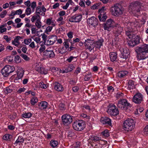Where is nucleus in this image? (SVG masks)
Returning a JSON list of instances; mask_svg holds the SVG:
<instances>
[{
	"instance_id": "obj_10",
	"label": "nucleus",
	"mask_w": 148,
	"mask_h": 148,
	"mask_svg": "<svg viewBox=\"0 0 148 148\" xmlns=\"http://www.w3.org/2000/svg\"><path fill=\"white\" fill-rule=\"evenodd\" d=\"M61 118L63 123L65 125L69 124L73 121L72 116L69 114H64L62 116Z\"/></svg>"
},
{
	"instance_id": "obj_61",
	"label": "nucleus",
	"mask_w": 148,
	"mask_h": 148,
	"mask_svg": "<svg viewBox=\"0 0 148 148\" xmlns=\"http://www.w3.org/2000/svg\"><path fill=\"white\" fill-rule=\"evenodd\" d=\"M10 136L8 134H6L3 136V139L5 140H9L10 139Z\"/></svg>"
},
{
	"instance_id": "obj_63",
	"label": "nucleus",
	"mask_w": 148,
	"mask_h": 148,
	"mask_svg": "<svg viewBox=\"0 0 148 148\" xmlns=\"http://www.w3.org/2000/svg\"><path fill=\"white\" fill-rule=\"evenodd\" d=\"M25 90V89L23 87L22 88H20L17 91V92L18 93H21L24 92Z\"/></svg>"
},
{
	"instance_id": "obj_43",
	"label": "nucleus",
	"mask_w": 148,
	"mask_h": 148,
	"mask_svg": "<svg viewBox=\"0 0 148 148\" xmlns=\"http://www.w3.org/2000/svg\"><path fill=\"white\" fill-rule=\"evenodd\" d=\"M38 101L37 98L36 97L32 98L31 100V103L33 105H34Z\"/></svg>"
},
{
	"instance_id": "obj_37",
	"label": "nucleus",
	"mask_w": 148,
	"mask_h": 148,
	"mask_svg": "<svg viewBox=\"0 0 148 148\" xmlns=\"http://www.w3.org/2000/svg\"><path fill=\"white\" fill-rule=\"evenodd\" d=\"M58 144V141L56 140H51L50 143V145L53 148L56 147Z\"/></svg>"
},
{
	"instance_id": "obj_9",
	"label": "nucleus",
	"mask_w": 148,
	"mask_h": 148,
	"mask_svg": "<svg viewBox=\"0 0 148 148\" xmlns=\"http://www.w3.org/2000/svg\"><path fill=\"white\" fill-rule=\"evenodd\" d=\"M115 25V23L114 21L111 19H109L107 20L106 23H104L103 28L105 30L110 31Z\"/></svg>"
},
{
	"instance_id": "obj_19",
	"label": "nucleus",
	"mask_w": 148,
	"mask_h": 148,
	"mask_svg": "<svg viewBox=\"0 0 148 148\" xmlns=\"http://www.w3.org/2000/svg\"><path fill=\"white\" fill-rule=\"evenodd\" d=\"M24 74V71L21 68H19L17 70V76L15 77L14 81H17L18 80L21 79Z\"/></svg>"
},
{
	"instance_id": "obj_64",
	"label": "nucleus",
	"mask_w": 148,
	"mask_h": 148,
	"mask_svg": "<svg viewBox=\"0 0 148 148\" xmlns=\"http://www.w3.org/2000/svg\"><path fill=\"white\" fill-rule=\"evenodd\" d=\"M144 134L148 136V125L146 126L144 130Z\"/></svg>"
},
{
	"instance_id": "obj_12",
	"label": "nucleus",
	"mask_w": 148,
	"mask_h": 148,
	"mask_svg": "<svg viewBox=\"0 0 148 148\" xmlns=\"http://www.w3.org/2000/svg\"><path fill=\"white\" fill-rule=\"evenodd\" d=\"M143 101V96L140 93L136 94L133 97V101L136 104H139L141 103Z\"/></svg>"
},
{
	"instance_id": "obj_41",
	"label": "nucleus",
	"mask_w": 148,
	"mask_h": 148,
	"mask_svg": "<svg viewBox=\"0 0 148 148\" xmlns=\"http://www.w3.org/2000/svg\"><path fill=\"white\" fill-rule=\"evenodd\" d=\"M13 90L11 86L7 87L6 89L4 90V92L5 94H7L10 93L12 92Z\"/></svg>"
},
{
	"instance_id": "obj_34",
	"label": "nucleus",
	"mask_w": 148,
	"mask_h": 148,
	"mask_svg": "<svg viewBox=\"0 0 148 148\" xmlns=\"http://www.w3.org/2000/svg\"><path fill=\"white\" fill-rule=\"evenodd\" d=\"M74 67L72 66H68L66 69L64 70H63L62 72H61L62 73H66L69 72H70L72 71Z\"/></svg>"
},
{
	"instance_id": "obj_14",
	"label": "nucleus",
	"mask_w": 148,
	"mask_h": 148,
	"mask_svg": "<svg viewBox=\"0 0 148 148\" xmlns=\"http://www.w3.org/2000/svg\"><path fill=\"white\" fill-rule=\"evenodd\" d=\"M35 69L36 71L41 74H46L47 73V71L45 69L38 63H36L35 64Z\"/></svg>"
},
{
	"instance_id": "obj_36",
	"label": "nucleus",
	"mask_w": 148,
	"mask_h": 148,
	"mask_svg": "<svg viewBox=\"0 0 148 148\" xmlns=\"http://www.w3.org/2000/svg\"><path fill=\"white\" fill-rule=\"evenodd\" d=\"M31 38L33 39V40L36 42L37 43H39L40 45L42 43H43L42 42L40 41L41 39L39 37H35L34 36H31Z\"/></svg>"
},
{
	"instance_id": "obj_17",
	"label": "nucleus",
	"mask_w": 148,
	"mask_h": 148,
	"mask_svg": "<svg viewBox=\"0 0 148 148\" xmlns=\"http://www.w3.org/2000/svg\"><path fill=\"white\" fill-rule=\"evenodd\" d=\"M87 23L90 26L91 25L94 27H96L98 24L97 19L93 16L88 18L87 20Z\"/></svg>"
},
{
	"instance_id": "obj_16",
	"label": "nucleus",
	"mask_w": 148,
	"mask_h": 148,
	"mask_svg": "<svg viewBox=\"0 0 148 148\" xmlns=\"http://www.w3.org/2000/svg\"><path fill=\"white\" fill-rule=\"evenodd\" d=\"M107 112L110 115L113 116L116 115L119 113L118 109L116 108L114 105H113L109 108L107 110Z\"/></svg>"
},
{
	"instance_id": "obj_2",
	"label": "nucleus",
	"mask_w": 148,
	"mask_h": 148,
	"mask_svg": "<svg viewBox=\"0 0 148 148\" xmlns=\"http://www.w3.org/2000/svg\"><path fill=\"white\" fill-rule=\"evenodd\" d=\"M141 5L140 3L135 2L131 3L129 8V11L130 13L136 16L139 14L141 10Z\"/></svg>"
},
{
	"instance_id": "obj_56",
	"label": "nucleus",
	"mask_w": 148,
	"mask_h": 148,
	"mask_svg": "<svg viewBox=\"0 0 148 148\" xmlns=\"http://www.w3.org/2000/svg\"><path fill=\"white\" fill-rule=\"evenodd\" d=\"M42 36V40L44 41L45 43H46L47 39V35L45 34H41Z\"/></svg>"
},
{
	"instance_id": "obj_15",
	"label": "nucleus",
	"mask_w": 148,
	"mask_h": 148,
	"mask_svg": "<svg viewBox=\"0 0 148 148\" xmlns=\"http://www.w3.org/2000/svg\"><path fill=\"white\" fill-rule=\"evenodd\" d=\"M82 17V16L81 14H75L70 18L69 21L72 23H79L81 21Z\"/></svg>"
},
{
	"instance_id": "obj_50",
	"label": "nucleus",
	"mask_w": 148,
	"mask_h": 148,
	"mask_svg": "<svg viewBox=\"0 0 148 148\" xmlns=\"http://www.w3.org/2000/svg\"><path fill=\"white\" fill-rule=\"evenodd\" d=\"M82 58L83 59H86L88 57V53L84 52L82 53L81 54Z\"/></svg>"
},
{
	"instance_id": "obj_49",
	"label": "nucleus",
	"mask_w": 148,
	"mask_h": 148,
	"mask_svg": "<svg viewBox=\"0 0 148 148\" xmlns=\"http://www.w3.org/2000/svg\"><path fill=\"white\" fill-rule=\"evenodd\" d=\"M32 41V39L31 38L25 39L24 40V42L25 44L26 45H29Z\"/></svg>"
},
{
	"instance_id": "obj_33",
	"label": "nucleus",
	"mask_w": 148,
	"mask_h": 148,
	"mask_svg": "<svg viewBox=\"0 0 148 148\" xmlns=\"http://www.w3.org/2000/svg\"><path fill=\"white\" fill-rule=\"evenodd\" d=\"M35 14L40 15H41L43 16H44L45 15V13L43 12L42 11V10L40 7H38L36 8V12Z\"/></svg>"
},
{
	"instance_id": "obj_38",
	"label": "nucleus",
	"mask_w": 148,
	"mask_h": 148,
	"mask_svg": "<svg viewBox=\"0 0 148 148\" xmlns=\"http://www.w3.org/2000/svg\"><path fill=\"white\" fill-rule=\"evenodd\" d=\"M134 81L132 80H129L128 82V87L129 88L133 89L135 88Z\"/></svg>"
},
{
	"instance_id": "obj_55",
	"label": "nucleus",
	"mask_w": 148,
	"mask_h": 148,
	"mask_svg": "<svg viewBox=\"0 0 148 148\" xmlns=\"http://www.w3.org/2000/svg\"><path fill=\"white\" fill-rule=\"evenodd\" d=\"M7 30V28L4 27L3 25L0 26V32L1 33L5 32Z\"/></svg>"
},
{
	"instance_id": "obj_35",
	"label": "nucleus",
	"mask_w": 148,
	"mask_h": 148,
	"mask_svg": "<svg viewBox=\"0 0 148 148\" xmlns=\"http://www.w3.org/2000/svg\"><path fill=\"white\" fill-rule=\"evenodd\" d=\"M24 141V138L21 136H19L18 137V139L15 141V143L20 145L21 143H23Z\"/></svg>"
},
{
	"instance_id": "obj_62",
	"label": "nucleus",
	"mask_w": 148,
	"mask_h": 148,
	"mask_svg": "<svg viewBox=\"0 0 148 148\" xmlns=\"http://www.w3.org/2000/svg\"><path fill=\"white\" fill-rule=\"evenodd\" d=\"M133 39L134 40L136 44L138 43L139 42V38L138 36H136L134 38H133Z\"/></svg>"
},
{
	"instance_id": "obj_31",
	"label": "nucleus",
	"mask_w": 148,
	"mask_h": 148,
	"mask_svg": "<svg viewBox=\"0 0 148 148\" xmlns=\"http://www.w3.org/2000/svg\"><path fill=\"white\" fill-rule=\"evenodd\" d=\"M128 73V72L127 71H121L118 73V76L120 78L126 76Z\"/></svg>"
},
{
	"instance_id": "obj_23",
	"label": "nucleus",
	"mask_w": 148,
	"mask_h": 148,
	"mask_svg": "<svg viewBox=\"0 0 148 148\" xmlns=\"http://www.w3.org/2000/svg\"><path fill=\"white\" fill-rule=\"evenodd\" d=\"M130 23H128V27H126V29L125 30V33L127 36L129 38L131 37L132 35L133 31L132 28V27H128L130 25Z\"/></svg>"
},
{
	"instance_id": "obj_6",
	"label": "nucleus",
	"mask_w": 148,
	"mask_h": 148,
	"mask_svg": "<svg viewBox=\"0 0 148 148\" xmlns=\"http://www.w3.org/2000/svg\"><path fill=\"white\" fill-rule=\"evenodd\" d=\"M73 127L75 130L81 131L83 130L85 127L84 123L82 120L76 121L73 123Z\"/></svg>"
},
{
	"instance_id": "obj_18",
	"label": "nucleus",
	"mask_w": 148,
	"mask_h": 148,
	"mask_svg": "<svg viewBox=\"0 0 148 148\" xmlns=\"http://www.w3.org/2000/svg\"><path fill=\"white\" fill-rule=\"evenodd\" d=\"M57 39V36L55 35L49 36L47 41L46 44L47 45H53Z\"/></svg>"
},
{
	"instance_id": "obj_4",
	"label": "nucleus",
	"mask_w": 148,
	"mask_h": 148,
	"mask_svg": "<svg viewBox=\"0 0 148 148\" xmlns=\"http://www.w3.org/2000/svg\"><path fill=\"white\" fill-rule=\"evenodd\" d=\"M123 8L121 6L115 5L112 8L111 12L114 16H119L123 14Z\"/></svg>"
},
{
	"instance_id": "obj_59",
	"label": "nucleus",
	"mask_w": 148,
	"mask_h": 148,
	"mask_svg": "<svg viewBox=\"0 0 148 148\" xmlns=\"http://www.w3.org/2000/svg\"><path fill=\"white\" fill-rule=\"evenodd\" d=\"M29 47L32 49L35 48L36 46L35 44V42L34 41H32L31 42L30 44L29 45Z\"/></svg>"
},
{
	"instance_id": "obj_11",
	"label": "nucleus",
	"mask_w": 148,
	"mask_h": 148,
	"mask_svg": "<svg viewBox=\"0 0 148 148\" xmlns=\"http://www.w3.org/2000/svg\"><path fill=\"white\" fill-rule=\"evenodd\" d=\"M84 44L86 49H88L90 51H91L95 48L93 40L87 39L85 40Z\"/></svg>"
},
{
	"instance_id": "obj_20",
	"label": "nucleus",
	"mask_w": 148,
	"mask_h": 148,
	"mask_svg": "<svg viewBox=\"0 0 148 148\" xmlns=\"http://www.w3.org/2000/svg\"><path fill=\"white\" fill-rule=\"evenodd\" d=\"M100 122L103 124L112 126L111 120L107 117H102L100 119Z\"/></svg>"
},
{
	"instance_id": "obj_7",
	"label": "nucleus",
	"mask_w": 148,
	"mask_h": 148,
	"mask_svg": "<svg viewBox=\"0 0 148 148\" xmlns=\"http://www.w3.org/2000/svg\"><path fill=\"white\" fill-rule=\"evenodd\" d=\"M120 51L121 53L120 55V58L123 59L120 60V61L122 62L125 61L129 56V50L127 48L122 47L120 49Z\"/></svg>"
},
{
	"instance_id": "obj_24",
	"label": "nucleus",
	"mask_w": 148,
	"mask_h": 148,
	"mask_svg": "<svg viewBox=\"0 0 148 148\" xmlns=\"http://www.w3.org/2000/svg\"><path fill=\"white\" fill-rule=\"evenodd\" d=\"M110 60L112 62L116 61L117 55L116 52H111L109 54Z\"/></svg>"
},
{
	"instance_id": "obj_44",
	"label": "nucleus",
	"mask_w": 148,
	"mask_h": 148,
	"mask_svg": "<svg viewBox=\"0 0 148 148\" xmlns=\"http://www.w3.org/2000/svg\"><path fill=\"white\" fill-rule=\"evenodd\" d=\"M102 135L105 137H108L109 136L108 130H106L101 132Z\"/></svg>"
},
{
	"instance_id": "obj_26",
	"label": "nucleus",
	"mask_w": 148,
	"mask_h": 148,
	"mask_svg": "<svg viewBox=\"0 0 148 148\" xmlns=\"http://www.w3.org/2000/svg\"><path fill=\"white\" fill-rule=\"evenodd\" d=\"M122 28L119 25L117 26L116 27V28L114 29L113 31V33L116 35L118 36L121 34V32H122Z\"/></svg>"
},
{
	"instance_id": "obj_54",
	"label": "nucleus",
	"mask_w": 148,
	"mask_h": 148,
	"mask_svg": "<svg viewBox=\"0 0 148 148\" xmlns=\"http://www.w3.org/2000/svg\"><path fill=\"white\" fill-rule=\"evenodd\" d=\"M106 10L105 7H103L101 9L99 10L98 11L100 14H104L106 13Z\"/></svg>"
},
{
	"instance_id": "obj_60",
	"label": "nucleus",
	"mask_w": 148,
	"mask_h": 148,
	"mask_svg": "<svg viewBox=\"0 0 148 148\" xmlns=\"http://www.w3.org/2000/svg\"><path fill=\"white\" fill-rule=\"evenodd\" d=\"M7 13V12L6 10H3L0 14V16L1 18H4Z\"/></svg>"
},
{
	"instance_id": "obj_30",
	"label": "nucleus",
	"mask_w": 148,
	"mask_h": 148,
	"mask_svg": "<svg viewBox=\"0 0 148 148\" xmlns=\"http://www.w3.org/2000/svg\"><path fill=\"white\" fill-rule=\"evenodd\" d=\"M69 42L72 43V41L71 40L68 39L66 40H65L63 43L64 46L65 48V49H66L67 51L70 46Z\"/></svg>"
},
{
	"instance_id": "obj_45",
	"label": "nucleus",
	"mask_w": 148,
	"mask_h": 148,
	"mask_svg": "<svg viewBox=\"0 0 148 148\" xmlns=\"http://www.w3.org/2000/svg\"><path fill=\"white\" fill-rule=\"evenodd\" d=\"M35 26L38 29L41 28L42 26V23L41 20L36 22L35 23Z\"/></svg>"
},
{
	"instance_id": "obj_29",
	"label": "nucleus",
	"mask_w": 148,
	"mask_h": 148,
	"mask_svg": "<svg viewBox=\"0 0 148 148\" xmlns=\"http://www.w3.org/2000/svg\"><path fill=\"white\" fill-rule=\"evenodd\" d=\"M38 106L40 109H45L47 107V103L45 101H41L38 103Z\"/></svg>"
},
{
	"instance_id": "obj_1",
	"label": "nucleus",
	"mask_w": 148,
	"mask_h": 148,
	"mask_svg": "<svg viewBox=\"0 0 148 148\" xmlns=\"http://www.w3.org/2000/svg\"><path fill=\"white\" fill-rule=\"evenodd\" d=\"M135 51L138 54V60L145 59L148 56V45L145 44L140 47H137Z\"/></svg>"
},
{
	"instance_id": "obj_32",
	"label": "nucleus",
	"mask_w": 148,
	"mask_h": 148,
	"mask_svg": "<svg viewBox=\"0 0 148 148\" xmlns=\"http://www.w3.org/2000/svg\"><path fill=\"white\" fill-rule=\"evenodd\" d=\"M98 17L99 20L101 21H105L107 18L106 13L103 14H99Z\"/></svg>"
},
{
	"instance_id": "obj_39",
	"label": "nucleus",
	"mask_w": 148,
	"mask_h": 148,
	"mask_svg": "<svg viewBox=\"0 0 148 148\" xmlns=\"http://www.w3.org/2000/svg\"><path fill=\"white\" fill-rule=\"evenodd\" d=\"M32 115V114L31 113L29 112L23 114L22 116L25 118H29L31 117Z\"/></svg>"
},
{
	"instance_id": "obj_46",
	"label": "nucleus",
	"mask_w": 148,
	"mask_h": 148,
	"mask_svg": "<svg viewBox=\"0 0 148 148\" xmlns=\"http://www.w3.org/2000/svg\"><path fill=\"white\" fill-rule=\"evenodd\" d=\"M128 44L129 46L132 47H134L136 45L133 39L128 42Z\"/></svg>"
},
{
	"instance_id": "obj_13",
	"label": "nucleus",
	"mask_w": 148,
	"mask_h": 148,
	"mask_svg": "<svg viewBox=\"0 0 148 148\" xmlns=\"http://www.w3.org/2000/svg\"><path fill=\"white\" fill-rule=\"evenodd\" d=\"M44 55L47 58H52L55 56V54L51 48H48L43 52Z\"/></svg>"
},
{
	"instance_id": "obj_27",
	"label": "nucleus",
	"mask_w": 148,
	"mask_h": 148,
	"mask_svg": "<svg viewBox=\"0 0 148 148\" xmlns=\"http://www.w3.org/2000/svg\"><path fill=\"white\" fill-rule=\"evenodd\" d=\"M41 17L40 15L34 14L31 18V21L32 22L34 23L41 20Z\"/></svg>"
},
{
	"instance_id": "obj_52",
	"label": "nucleus",
	"mask_w": 148,
	"mask_h": 148,
	"mask_svg": "<svg viewBox=\"0 0 148 148\" xmlns=\"http://www.w3.org/2000/svg\"><path fill=\"white\" fill-rule=\"evenodd\" d=\"M32 13V10L31 9L29 8H27L25 11V13L27 15H29L31 14Z\"/></svg>"
},
{
	"instance_id": "obj_22",
	"label": "nucleus",
	"mask_w": 148,
	"mask_h": 148,
	"mask_svg": "<svg viewBox=\"0 0 148 148\" xmlns=\"http://www.w3.org/2000/svg\"><path fill=\"white\" fill-rule=\"evenodd\" d=\"M54 88L56 90L58 91H62L64 90L62 85L58 82L55 83Z\"/></svg>"
},
{
	"instance_id": "obj_57",
	"label": "nucleus",
	"mask_w": 148,
	"mask_h": 148,
	"mask_svg": "<svg viewBox=\"0 0 148 148\" xmlns=\"http://www.w3.org/2000/svg\"><path fill=\"white\" fill-rule=\"evenodd\" d=\"M91 77V75L90 74H87L85 77L84 80L86 81H88L90 79Z\"/></svg>"
},
{
	"instance_id": "obj_51",
	"label": "nucleus",
	"mask_w": 148,
	"mask_h": 148,
	"mask_svg": "<svg viewBox=\"0 0 148 148\" xmlns=\"http://www.w3.org/2000/svg\"><path fill=\"white\" fill-rule=\"evenodd\" d=\"M54 26H48L45 29V32L47 34L48 32H50L53 29V27Z\"/></svg>"
},
{
	"instance_id": "obj_40",
	"label": "nucleus",
	"mask_w": 148,
	"mask_h": 148,
	"mask_svg": "<svg viewBox=\"0 0 148 148\" xmlns=\"http://www.w3.org/2000/svg\"><path fill=\"white\" fill-rule=\"evenodd\" d=\"M90 139L91 140H93L95 142H96L101 140V137H98L97 136H92L90 138Z\"/></svg>"
},
{
	"instance_id": "obj_48",
	"label": "nucleus",
	"mask_w": 148,
	"mask_h": 148,
	"mask_svg": "<svg viewBox=\"0 0 148 148\" xmlns=\"http://www.w3.org/2000/svg\"><path fill=\"white\" fill-rule=\"evenodd\" d=\"M21 56L25 61H28L30 59L28 56L24 54H21Z\"/></svg>"
},
{
	"instance_id": "obj_25",
	"label": "nucleus",
	"mask_w": 148,
	"mask_h": 148,
	"mask_svg": "<svg viewBox=\"0 0 148 148\" xmlns=\"http://www.w3.org/2000/svg\"><path fill=\"white\" fill-rule=\"evenodd\" d=\"M21 37L19 36H17L12 41V44L17 47H19V46L20 44L19 40L21 39Z\"/></svg>"
},
{
	"instance_id": "obj_8",
	"label": "nucleus",
	"mask_w": 148,
	"mask_h": 148,
	"mask_svg": "<svg viewBox=\"0 0 148 148\" xmlns=\"http://www.w3.org/2000/svg\"><path fill=\"white\" fill-rule=\"evenodd\" d=\"M117 106L119 108L122 110L131 106V104L125 99H122L118 101Z\"/></svg>"
},
{
	"instance_id": "obj_3",
	"label": "nucleus",
	"mask_w": 148,
	"mask_h": 148,
	"mask_svg": "<svg viewBox=\"0 0 148 148\" xmlns=\"http://www.w3.org/2000/svg\"><path fill=\"white\" fill-rule=\"evenodd\" d=\"M135 126L134 120L131 119H128L123 123V129L126 131L132 130Z\"/></svg>"
},
{
	"instance_id": "obj_21",
	"label": "nucleus",
	"mask_w": 148,
	"mask_h": 148,
	"mask_svg": "<svg viewBox=\"0 0 148 148\" xmlns=\"http://www.w3.org/2000/svg\"><path fill=\"white\" fill-rule=\"evenodd\" d=\"M56 22L53 20L52 17H51L47 19L46 23L47 24L51 26L55 27L56 25Z\"/></svg>"
},
{
	"instance_id": "obj_47",
	"label": "nucleus",
	"mask_w": 148,
	"mask_h": 148,
	"mask_svg": "<svg viewBox=\"0 0 148 148\" xmlns=\"http://www.w3.org/2000/svg\"><path fill=\"white\" fill-rule=\"evenodd\" d=\"M14 60L16 63H19L21 61L20 57L18 56H15Z\"/></svg>"
},
{
	"instance_id": "obj_5",
	"label": "nucleus",
	"mask_w": 148,
	"mask_h": 148,
	"mask_svg": "<svg viewBox=\"0 0 148 148\" xmlns=\"http://www.w3.org/2000/svg\"><path fill=\"white\" fill-rule=\"evenodd\" d=\"M15 70V68L14 66L7 65L2 69L1 73L4 77H7L10 73L13 72Z\"/></svg>"
},
{
	"instance_id": "obj_28",
	"label": "nucleus",
	"mask_w": 148,
	"mask_h": 148,
	"mask_svg": "<svg viewBox=\"0 0 148 148\" xmlns=\"http://www.w3.org/2000/svg\"><path fill=\"white\" fill-rule=\"evenodd\" d=\"M103 40L102 39H101L98 41L94 42V45H95V49H99L103 45Z\"/></svg>"
},
{
	"instance_id": "obj_53",
	"label": "nucleus",
	"mask_w": 148,
	"mask_h": 148,
	"mask_svg": "<svg viewBox=\"0 0 148 148\" xmlns=\"http://www.w3.org/2000/svg\"><path fill=\"white\" fill-rule=\"evenodd\" d=\"M58 106L59 109L61 110H64L65 109L64 105L62 103H60Z\"/></svg>"
},
{
	"instance_id": "obj_58",
	"label": "nucleus",
	"mask_w": 148,
	"mask_h": 148,
	"mask_svg": "<svg viewBox=\"0 0 148 148\" xmlns=\"http://www.w3.org/2000/svg\"><path fill=\"white\" fill-rule=\"evenodd\" d=\"M31 7L32 9V11L34 12V9L36 7V5L35 1H33L31 3Z\"/></svg>"
},
{
	"instance_id": "obj_42",
	"label": "nucleus",
	"mask_w": 148,
	"mask_h": 148,
	"mask_svg": "<svg viewBox=\"0 0 148 148\" xmlns=\"http://www.w3.org/2000/svg\"><path fill=\"white\" fill-rule=\"evenodd\" d=\"M39 86L40 88L43 89H46L48 86L47 84H44L42 82H41L39 83Z\"/></svg>"
}]
</instances>
